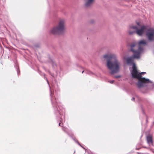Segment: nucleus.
Returning <instances> with one entry per match:
<instances>
[{"instance_id":"nucleus-1","label":"nucleus","mask_w":154,"mask_h":154,"mask_svg":"<svg viewBox=\"0 0 154 154\" xmlns=\"http://www.w3.org/2000/svg\"><path fill=\"white\" fill-rule=\"evenodd\" d=\"M38 73L41 75H43L44 79L46 80L50 88V97L51 104L53 108L54 113L56 115V117H58L60 120V122L59 124V125L63 126V120L62 118L65 117V110L61 106V104L59 101L58 98L55 96L54 92L51 90V88L49 84V82L47 78L45 77V74L43 73L41 71L38 70Z\"/></svg>"},{"instance_id":"nucleus-2","label":"nucleus","mask_w":154,"mask_h":154,"mask_svg":"<svg viewBox=\"0 0 154 154\" xmlns=\"http://www.w3.org/2000/svg\"><path fill=\"white\" fill-rule=\"evenodd\" d=\"M103 57L107 59L106 66L108 69L110 70V74L112 75L119 72L120 63L118 60L116 54H106L104 55Z\"/></svg>"},{"instance_id":"nucleus-3","label":"nucleus","mask_w":154,"mask_h":154,"mask_svg":"<svg viewBox=\"0 0 154 154\" xmlns=\"http://www.w3.org/2000/svg\"><path fill=\"white\" fill-rule=\"evenodd\" d=\"M131 73L133 78H136L138 80L136 85L139 89L141 91L142 89H144L146 91L149 88V83H152V82L149 79L145 77L139 78L140 75H139L137 69L132 70Z\"/></svg>"},{"instance_id":"nucleus-4","label":"nucleus","mask_w":154,"mask_h":154,"mask_svg":"<svg viewBox=\"0 0 154 154\" xmlns=\"http://www.w3.org/2000/svg\"><path fill=\"white\" fill-rule=\"evenodd\" d=\"M64 29V21L63 20H61L59 21L57 26L54 27L50 32L54 35H60L63 33Z\"/></svg>"},{"instance_id":"nucleus-5","label":"nucleus","mask_w":154,"mask_h":154,"mask_svg":"<svg viewBox=\"0 0 154 154\" xmlns=\"http://www.w3.org/2000/svg\"><path fill=\"white\" fill-rule=\"evenodd\" d=\"M131 51L134 53L133 56L127 57L125 59L127 64L129 65H131L133 63L134 59H138L140 58V54L139 52L134 51L132 48Z\"/></svg>"},{"instance_id":"nucleus-6","label":"nucleus","mask_w":154,"mask_h":154,"mask_svg":"<svg viewBox=\"0 0 154 154\" xmlns=\"http://www.w3.org/2000/svg\"><path fill=\"white\" fill-rule=\"evenodd\" d=\"M146 35L149 41H153L154 39V29H149L146 32Z\"/></svg>"},{"instance_id":"nucleus-7","label":"nucleus","mask_w":154,"mask_h":154,"mask_svg":"<svg viewBox=\"0 0 154 154\" xmlns=\"http://www.w3.org/2000/svg\"><path fill=\"white\" fill-rule=\"evenodd\" d=\"M145 29L146 27L145 26H143L141 27V29H138L136 31L129 30L128 31L129 34L130 35H131L133 34L136 32L139 35L141 36L144 30Z\"/></svg>"},{"instance_id":"nucleus-8","label":"nucleus","mask_w":154,"mask_h":154,"mask_svg":"<svg viewBox=\"0 0 154 154\" xmlns=\"http://www.w3.org/2000/svg\"><path fill=\"white\" fill-rule=\"evenodd\" d=\"M137 45V44L135 42H133L131 44L130 46L131 48H131L135 51H137L139 52L140 54H140L141 51L143 50V48L142 47H141L140 45L139 46V47L138 50H135L133 49V47H136Z\"/></svg>"},{"instance_id":"nucleus-9","label":"nucleus","mask_w":154,"mask_h":154,"mask_svg":"<svg viewBox=\"0 0 154 154\" xmlns=\"http://www.w3.org/2000/svg\"><path fill=\"white\" fill-rule=\"evenodd\" d=\"M146 140L149 146H153L152 137L151 135H147L146 136Z\"/></svg>"},{"instance_id":"nucleus-10","label":"nucleus","mask_w":154,"mask_h":154,"mask_svg":"<svg viewBox=\"0 0 154 154\" xmlns=\"http://www.w3.org/2000/svg\"><path fill=\"white\" fill-rule=\"evenodd\" d=\"M86 2L85 4V6L86 8L88 7L91 5L93 3L94 0H85Z\"/></svg>"},{"instance_id":"nucleus-11","label":"nucleus","mask_w":154,"mask_h":154,"mask_svg":"<svg viewBox=\"0 0 154 154\" xmlns=\"http://www.w3.org/2000/svg\"><path fill=\"white\" fill-rule=\"evenodd\" d=\"M50 62L52 64L53 67L55 69L56 67H57V65L55 63V62L52 59H50Z\"/></svg>"},{"instance_id":"nucleus-12","label":"nucleus","mask_w":154,"mask_h":154,"mask_svg":"<svg viewBox=\"0 0 154 154\" xmlns=\"http://www.w3.org/2000/svg\"><path fill=\"white\" fill-rule=\"evenodd\" d=\"M84 72H85V73L86 74H88L89 75H91L93 74V72L91 71L87 70H85V71L84 70L82 71V73H83Z\"/></svg>"},{"instance_id":"nucleus-13","label":"nucleus","mask_w":154,"mask_h":154,"mask_svg":"<svg viewBox=\"0 0 154 154\" xmlns=\"http://www.w3.org/2000/svg\"><path fill=\"white\" fill-rule=\"evenodd\" d=\"M14 66L15 67L18 75H19L20 74V71L18 68V66L17 64H16Z\"/></svg>"},{"instance_id":"nucleus-14","label":"nucleus","mask_w":154,"mask_h":154,"mask_svg":"<svg viewBox=\"0 0 154 154\" xmlns=\"http://www.w3.org/2000/svg\"><path fill=\"white\" fill-rule=\"evenodd\" d=\"M146 41L144 40H141L139 42V45H140L141 44L146 45Z\"/></svg>"},{"instance_id":"nucleus-15","label":"nucleus","mask_w":154,"mask_h":154,"mask_svg":"<svg viewBox=\"0 0 154 154\" xmlns=\"http://www.w3.org/2000/svg\"><path fill=\"white\" fill-rule=\"evenodd\" d=\"M53 90H55L56 93L57 91H59V89L58 88V87L57 85H56V87H55V86H53Z\"/></svg>"},{"instance_id":"nucleus-16","label":"nucleus","mask_w":154,"mask_h":154,"mask_svg":"<svg viewBox=\"0 0 154 154\" xmlns=\"http://www.w3.org/2000/svg\"><path fill=\"white\" fill-rule=\"evenodd\" d=\"M135 98L136 99H137L139 101H143V99L141 97H139V96L137 95H136L135 96Z\"/></svg>"},{"instance_id":"nucleus-17","label":"nucleus","mask_w":154,"mask_h":154,"mask_svg":"<svg viewBox=\"0 0 154 154\" xmlns=\"http://www.w3.org/2000/svg\"><path fill=\"white\" fill-rule=\"evenodd\" d=\"M62 130L67 134H68L69 130L68 128H65V127H63L62 128Z\"/></svg>"},{"instance_id":"nucleus-18","label":"nucleus","mask_w":154,"mask_h":154,"mask_svg":"<svg viewBox=\"0 0 154 154\" xmlns=\"http://www.w3.org/2000/svg\"><path fill=\"white\" fill-rule=\"evenodd\" d=\"M75 141V142L77 143L78 145H79V146H81L85 150V149L84 148L83 146H82L79 143V142L78 140H75L74 139H73Z\"/></svg>"},{"instance_id":"nucleus-19","label":"nucleus","mask_w":154,"mask_h":154,"mask_svg":"<svg viewBox=\"0 0 154 154\" xmlns=\"http://www.w3.org/2000/svg\"><path fill=\"white\" fill-rule=\"evenodd\" d=\"M138 28L137 26H130V29H136V30L138 29Z\"/></svg>"},{"instance_id":"nucleus-20","label":"nucleus","mask_w":154,"mask_h":154,"mask_svg":"<svg viewBox=\"0 0 154 154\" xmlns=\"http://www.w3.org/2000/svg\"><path fill=\"white\" fill-rule=\"evenodd\" d=\"M131 64H132V70L133 69H136V66H135V63L134 62V61L133 62V63H131Z\"/></svg>"},{"instance_id":"nucleus-21","label":"nucleus","mask_w":154,"mask_h":154,"mask_svg":"<svg viewBox=\"0 0 154 154\" xmlns=\"http://www.w3.org/2000/svg\"><path fill=\"white\" fill-rule=\"evenodd\" d=\"M146 73L145 72H140V73H139V75H140L139 76V78H142V75H144Z\"/></svg>"},{"instance_id":"nucleus-22","label":"nucleus","mask_w":154,"mask_h":154,"mask_svg":"<svg viewBox=\"0 0 154 154\" xmlns=\"http://www.w3.org/2000/svg\"><path fill=\"white\" fill-rule=\"evenodd\" d=\"M121 77V75H116V76H113V78H120Z\"/></svg>"},{"instance_id":"nucleus-23","label":"nucleus","mask_w":154,"mask_h":154,"mask_svg":"<svg viewBox=\"0 0 154 154\" xmlns=\"http://www.w3.org/2000/svg\"><path fill=\"white\" fill-rule=\"evenodd\" d=\"M141 108H142V113L144 115H145V113L144 112V111H143L142 107H141Z\"/></svg>"},{"instance_id":"nucleus-24","label":"nucleus","mask_w":154,"mask_h":154,"mask_svg":"<svg viewBox=\"0 0 154 154\" xmlns=\"http://www.w3.org/2000/svg\"><path fill=\"white\" fill-rule=\"evenodd\" d=\"M114 80H111L109 81V83L111 84H112L113 83Z\"/></svg>"},{"instance_id":"nucleus-25","label":"nucleus","mask_w":154,"mask_h":154,"mask_svg":"<svg viewBox=\"0 0 154 154\" xmlns=\"http://www.w3.org/2000/svg\"><path fill=\"white\" fill-rule=\"evenodd\" d=\"M131 100L132 101H134V100H135V98L134 97H133L132 99H131Z\"/></svg>"},{"instance_id":"nucleus-26","label":"nucleus","mask_w":154,"mask_h":154,"mask_svg":"<svg viewBox=\"0 0 154 154\" xmlns=\"http://www.w3.org/2000/svg\"><path fill=\"white\" fill-rule=\"evenodd\" d=\"M137 153L138 154H145L144 153H141V152H138Z\"/></svg>"},{"instance_id":"nucleus-27","label":"nucleus","mask_w":154,"mask_h":154,"mask_svg":"<svg viewBox=\"0 0 154 154\" xmlns=\"http://www.w3.org/2000/svg\"><path fill=\"white\" fill-rule=\"evenodd\" d=\"M137 25H139V23H138H138H137Z\"/></svg>"},{"instance_id":"nucleus-28","label":"nucleus","mask_w":154,"mask_h":154,"mask_svg":"<svg viewBox=\"0 0 154 154\" xmlns=\"http://www.w3.org/2000/svg\"><path fill=\"white\" fill-rule=\"evenodd\" d=\"M142 92L143 93H145V91H142Z\"/></svg>"},{"instance_id":"nucleus-29","label":"nucleus","mask_w":154,"mask_h":154,"mask_svg":"<svg viewBox=\"0 0 154 154\" xmlns=\"http://www.w3.org/2000/svg\"><path fill=\"white\" fill-rule=\"evenodd\" d=\"M139 149V148H136V149H137V150H138Z\"/></svg>"},{"instance_id":"nucleus-30","label":"nucleus","mask_w":154,"mask_h":154,"mask_svg":"<svg viewBox=\"0 0 154 154\" xmlns=\"http://www.w3.org/2000/svg\"><path fill=\"white\" fill-rule=\"evenodd\" d=\"M144 148H147V147H144Z\"/></svg>"},{"instance_id":"nucleus-31","label":"nucleus","mask_w":154,"mask_h":154,"mask_svg":"<svg viewBox=\"0 0 154 154\" xmlns=\"http://www.w3.org/2000/svg\"><path fill=\"white\" fill-rule=\"evenodd\" d=\"M146 122H147V119H146Z\"/></svg>"}]
</instances>
